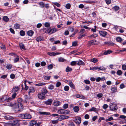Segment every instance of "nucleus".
<instances>
[{"mask_svg":"<svg viewBox=\"0 0 126 126\" xmlns=\"http://www.w3.org/2000/svg\"><path fill=\"white\" fill-rule=\"evenodd\" d=\"M23 108L22 105L20 102L16 103L13 106V109L16 112L21 111Z\"/></svg>","mask_w":126,"mask_h":126,"instance_id":"1","label":"nucleus"},{"mask_svg":"<svg viewBox=\"0 0 126 126\" xmlns=\"http://www.w3.org/2000/svg\"><path fill=\"white\" fill-rule=\"evenodd\" d=\"M18 117L22 119H30L32 118L31 115L28 113L20 114Z\"/></svg>","mask_w":126,"mask_h":126,"instance_id":"2","label":"nucleus"},{"mask_svg":"<svg viewBox=\"0 0 126 126\" xmlns=\"http://www.w3.org/2000/svg\"><path fill=\"white\" fill-rule=\"evenodd\" d=\"M58 31V30L57 29L55 28H54L51 29L50 30H49L48 29L46 31V32L47 33L49 34L50 35L54 33L55 32Z\"/></svg>","mask_w":126,"mask_h":126,"instance_id":"3","label":"nucleus"},{"mask_svg":"<svg viewBox=\"0 0 126 126\" xmlns=\"http://www.w3.org/2000/svg\"><path fill=\"white\" fill-rule=\"evenodd\" d=\"M58 113L61 114H68L69 113V112L67 110H66L64 109H61L58 111Z\"/></svg>","mask_w":126,"mask_h":126,"instance_id":"4","label":"nucleus"},{"mask_svg":"<svg viewBox=\"0 0 126 126\" xmlns=\"http://www.w3.org/2000/svg\"><path fill=\"white\" fill-rule=\"evenodd\" d=\"M10 124L13 126H19V121L17 120H15L10 123Z\"/></svg>","mask_w":126,"mask_h":126,"instance_id":"5","label":"nucleus"},{"mask_svg":"<svg viewBox=\"0 0 126 126\" xmlns=\"http://www.w3.org/2000/svg\"><path fill=\"white\" fill-rule=\"evenodd\" d=\"M38 97L39 99H43L45 98L46 96L44 94L40 93L38 94Z\"/></svg>","mask_w":126,"mask_h":126,"instance_id":"6","label":"nucleus"},{"mask_svg":"<svg viewBox=\"0 0 126 126\" xmlns=\"http://www.w3.org/2000/svg\"><path fill=\"white\" fill-rule=\"evenodd\" d=\"M117 109V107L116 104L113 103L111 105V110H115Z\"/></svg>","mask_w":126,"mask_h":126,"instance_id":"7","label":"nucleus"},{"mask_svg":"<svg viewBox=\"0 0 126 126\" xmlns=\"http://www.w3.org/2000/svg\"><path fill=\"white\" fill-rule=\"evenodd\" d=\"M97 44L96 41L95 40H93L89 41L87 45L88 46H90L91 45H95Z\"/></svg>","mask_w":126,"mask_h":126,"instance_id":"8","label":"nucleus"},{"mask_svg":"<svg viewBox=\"0 0 126 126\" xmlns=\"http://www.w3.org/2000/svg\"><path fill=\"white\" fill-rule=\"evenodd\" d=\"M1 98L2 102L5 101L7 102H10L8 97H7L6 96H3Z\"/></svg>","mask_w":126,"mask_h":126,"instance_id":"9","label":"nucleus"},{"mask_svg":"<svg viewBox=\"0 0 126 126\" xmlns=\"http://www.w3.org/2000/svg\"><path fill=\"white\" fill-rule=\"evenodd\" d=\"M17 95V94L16 93H14L12 96V97H8L10 102L12 101L14 99H15Z\"/></svg>","mask_w":126,"mask_h":126,"instance_id":"10","label":"nucleus"},{"mask_svg":"<svg viewBox=\"0 0 126 126\" xmlns=\"http://www.w3.org/2000/svg\"><path fill=\"white\" fill-rule=\"evenodd\" d=\"M74 121L77 124L79 125L81 122V118L80 117H78L77 118L75 119Z\"/></svg>","mask_w":126,"mask_h":126,"instance_id":"11","label":"nucleus"},{"mask_svg":"<svg viewBox=\"0 0 126 126\" xmlns=\"http://www.w3.org/2000/svg\"><path fill=\"white\" fill-rule=\"evenodd\" d=\"M52 100L51 99H49L47 101L44 102V103L47 105H50L51 104Z\"/></svg>","mask_w":126,"mask_h":126,"instance_id":"12","label":"nucleus"},{"mask_svg":"<svg viewBox=\"0 0 126 126\" xmlns=\"http://www.w3.org/2000/svg\"><path fill=\"white\" fill-rule=\"evenodd\" d=\"M19 89V88L18 86H14L12 89V92L15 93L16 92L18 91Z\"/></svg>","mask_w":126,"mask_h":126,"instance_id":"13","label":"nucleus"},{"mask_svg":"<svg viewBox=\"0 0 126 126\" xmlns=\"http://www.w3.org/2000/svg\"><path fill=\"white\" fill-rule=\"evenodd\" d=\"M99 33L101 36L103 37L106 36L107 34V33L106 32L104 31H99Z\"/></svg>","mask_w":126,"mask_h":126,"instance_id":"14","label":"nucleus"},{"mask_svg":"<svg viewBox=\"0 0 126 126\" xmlns=\"http://www.w3.org/2000/svg\"><path fill=\"white\" fill-rule=\"evenodd\" d=\"M119 116L118 114H114L111 116V120H115L116 119V117Z\"/></svg>","mask_w":126,"mask_h":126,"instance_id":"15","label":"nucleus"},{"mask_svg":"<svg viewBox=\"0 0 126 126\" xmlns=\"http://www.w3.org/2000/svg\"><path fill=\"white\" fill-rule=\"evenodd\" d=\"M39 113L40 114L42 115H51L50 113L48 112L39 111Z\"/></svg>","mask_w":126,"mask_h":126,"instance_id":"16","label":"nucleus"},{"mask_svg":"<svg viewBox=\"0 0 126 126\" xmlns=\"http://www.w3.org/2000/svg\"><path fill=\"white\" fill-rule=\"evenodd\" d=\"M29 90V91L28 93L29 94L31 93L34 92L35 91V89L33 87L31 86L30 87Z\"/></svg>","mask_w":126,"mask_h":126,"instance_id":"17","label":"nucleus"},{"mask_svg":"<svg viewBox=\"0 0 126 126\" xmlns=\"http://www.w3.org/2000/svg\"><path fill=\"white\" fill-rule=\"evenodd\" d=\"M34 32L32 30H30L27 32L28 35L30 36H32L34 33Z\"/></svg>","mask_w":126,"mask_h":126,"instance_id":"18","label":"nucleus"},{"mask_svg":"<svg viewBox=\"0 0 126 126\" xmlns=\"http://www.w3.org/2000/svg\"><path fill=\"white\" fill-rule=\"evenodd\" d=\"M53 104L55 106H58L60 104V102L58 101H55L54 102Z\"/></svg>","mask_w":126,"mask_h":126,"instance_id":"19","label":"nucleus"},{"mask_svg":"<svg viewBox=\"0 0 126 126\" xmlns=\"http://www.w3.org/2000/svg\"><path fill=\"white\" fill-rule=\"evenodd\" d=\"M5 118L7 120H10L14 119V117H13L11 116L8 115L5 116Z\"/></svg>","mask_w":126,"mask_h":126,"instance_id":"20","label":"nucleus"},{"mask_svg":"<svg viewBox=\"0 0 126 126\" xmlns=\"http://www.w3.org/2000/svg\"><path fill=\"white\" fill-rule=\"evenodd\" d=\"M48 92L47 91V90L46 88H43L41 90V93L43 94H47Z\"/></svg>","mask_w":126,"mask_h":126,"instance_id":"21","label":"nucleus"},{"mask_svg":"<svg viewBox=\"0 0 126 126\" xmlns=\"http://www.w3.org/2000/svg\"><path fill=\"white\" fill-rule=\"evenodd\" d=\"M73 110L75 112H77L79 110V108L78 106H76L73 107Z\"/></svg>","mask_w":126,"mask_h":126,"instance_id":"22","label":"nucleus"},{"mask_svg":"<svg viewBox=\"0 0 126 126\" xmlns=\"http://www.w3.org/2000/svg\"><path fill=\"white\" fill-rule=\"evenodd\" d=\"M2 19L5 22H8L9 20V18L6 16H4L2 18Z\"/></svg>","mask_w":126,"mask_h":126,"instance_id":"23","label":"nucleus"},{"mask_svg":"<svg viewBox=\"0 0 126 126\" xmlns=\"http://www.w3.org/2000/svg\"><path fill=\"white\" fill-rule=\"evenodd\" d=\"M119 9V7L117 6H115L112 8L113 10L115 11H116L118 10Z\"/></svg>","mask_w":126,"mask_h":126,"instance_id":"24","label":"nucleus"},{"mask_svg":"<svg viewBox=\"0 0 126 126\" xmlns=\"http://www.w3.org/2000/svg\"><path fill=\"white\" fill-rule=\"evenodd\" d=\"M47 54L51 56H54L56 55V53L52 52H48Z\"/></svg>","mask_w":126,"mask_h":126,"instance_id":"25","label":"nucleus"},{"mask_svg":"<svg viewBox=\"0 0 126 126\" xmlns=\"http://www.w3.org/2000/svg\"><path fill=\"white\" fill-rule=\"evenodd\" d=\"M36 122L34 120H32L30 122V123L31 125V126H32L34 125H35L36 123Z\"/></svg>","mask_w":126,"mask_h":126,"instance_id":"26","label":"nucleus"},{"mask_svg":"<svg viewBox=\"0 0 126 126\" xmlns=\"http://www.w3.org/2000/svg\"><path fill=\"white\" fill-rule=\"evenodd\" d=\"M70 86L73 89L75 88V87L74 85L72 83V82H70L69 83Z\"/></svg>","mask_w":126,"mask_h":126,"instance_id":"27","label":"nucleus"},{"mask_svg":"<svg viewBox=\"0 0 126 126\" xmlns=\"http://www.w3.org/2000/svg\"><path fill=\"white\" fill-rule=\"evenodd\" d=\"M46 84V83H42L40 82L37 84H35V85L36 86H42Z\"/></svg>","mask_w":126,"mask_h":126,"instance_id":"28","label":"nucleus"},{"mask_svg":"<svg viewBox=\"0 0 126 126\" xmlns=\"http://www.w3.org/2000/svg\"><path fill=\"white\" fill-rule=\"evenodd\" d=\"M43 37L41 36H39L36 38V40L38 42H39L41 41Z\"/></svg>","mask_w":126,"mask_h":126,"instance_id":"29","label":"nucleus"},{"mask_svg":"<svg viewBox=\"0 0 126 126\" xmlns=\"http://www.w3.org/2000/svg\"><path fill=\"white\" fill-rule=\"evenodd\" d=\"M19 45L21 49H24V46L23 44L22 43H20L19 44Z\"/></svg>","mask_w":126,"mask_h":126,"instance_id":"30","label":"nucleus"},{"mask_svg":"<svg viewBox=\"0 0 126 126\" xmlns=\"http://www.w3.org/2000/svg\"><path fill=\"white\" fill-rule=\"evenodd\" d=\"M12 65L10 64H7L6 66V68L10 70L12 68Z\"/></svg>","mask_w":126,"mask_h":126,"instance_id":"31","label":"nucleus"},{"mask_svg":"<svg viewBox=\"0 0 126 126\" xmlns=\"http://www.w3.org/2000/svg\"><path fill=\"white\" fill-rule=\"evenodd\" d=\"M43 77L45 80H49L51 78V76H44Z\"/></svg>","mask_w":126,"mask_h":126,"instance_id":"32","label":"nucleus"},{"mask_svg":"<svg viewBox=\"0 0 126 126\" xmlns=\"http://www.w3.org/2000/svg\"><path fill=\"white\" fill-rule=\"evenodd\" d=\"M61 117L63 119H65L68 118L69 116H66L64 115H61Z\"/></svg>","mask_w":126,"mask_h":126,"instance_id":"33","label":"nucleus"},{"mask_svg":"<svg viewBox=\"0 0 126 126\" xmlns=\"http://www.w3.org/2000/svg\"><path fill=\"white\" fill-rule=\"evenodd\" d=\"M76 96L77 98H84V96L82 95L79 94H77L76 95Z\"/></svg>","mask_w":126,"mask_h":126,"instance_id":"34","label":"nucleus"},{"mask_svg":"<svg viewBox=\"0 0 126 126\" xmlns=\"http://www.w3.org/2000/svg\"><path fill=\"white\" fill-rule=\"evenodd\" d=\"M101 79L102 80H103L105 79V78H103L101 79L99 77L97 78L96 80L97 82H99L100 80Z\"/></svg>","mask_w":126,"mask_h":126,"instance_id":"35","label":"nucleus"},{"mask_svg":"<svg viewBox=\"0 0 126 126\" xmlns=\"http://www.w3.org/2000/svg\"><path fill=\"white\" fill-rule=\"evenodd\" d=\"M54 88V86L52 84H50L49 85L48 87V88L50 90H52Z\"/></svg>","mask_w":126,"mask_h":126,"instance_id":"36","label":"nucleus"},{"mask_svg":"<svg viewBox=\"0 0 126 126\" xmlns=\"http://www.w3.org/2000/svg\"><path fill=\"white\" fill-rule=\"evenodd\" d=\"M91 62L94 63H96L98 61V60L95 58L91 59Z\"/></svg>","mask_w":126,"mask_h":126,"instance_id":"37","label":"nucleus"},{"mask_svg":"<svg viewBox=\"0 0 126 126\" xmlns=\"http://www.w3.org/2000/svg\"><path fill=\"white\" fill-rule=\"evenodd\" d=\"M72 70V68H70L68 66L66 69V72L70 71Z\"/></svg>","mask_w":126,"mask_h":126,"instance_id":"38","label":"nucleus"},{"mask_svg":"<svg viewBox=\"0 0 126 126\" xmlns=\"http://www.w3.org/2000/svg\"><path fill=\"white\" fill-rule=\"evenodd\" d=\"M96 111V109L94 107H93L90 109L89 110V111Z\"/></svg>","mask_w":126,"mask_h":126,"instance_id":"39","label":"nucleus"},{"mask_svg":"<svg viewBox=\"0 0 126 126\" xmlns=\"http://www.w3.org/2000/svg\"><path fill=\"white\" fill-rule=\"evenodd\" d=\"M116 40L117 42H120L122 41L121 38L119 37H117L116 38Z\"/></svg>","mask_w":126,"mask_h":126,"instance_id":"40","label":"nucleus"},{"mask_svg":"<svg viewBox=\"0 0 126 126\" xmlns=\"http://www.w3.org/2000/svg\"><path fill=\"white\" fill-rule=\"evenodd\" d=\"M69 87L67 86H65L64 88V90L65 91H68L69 89Z\"/></svg>","mask_w":126,"mask_h":126,"instance_id":"41","label":"nucleus"},{"mask_svg":"<svg viewBox=\"0 0 126 126\" xmlns=\"http://www.w3.org/2000/svg\"><path fill=\"white\" fill-rule=\"evenodd\" d=\"M84 64V62L81 60H79L77 63V64L79 65H83Z\"/></svg>","mask_w":126,"mask_h":126,"instance_id":"42","label":"nucleus"},{"mask_svg":"<svg viewBox=\"0 0 126 126\" xmlns=\"http://www.w3.org/2000/svg\"><path fill=\"white\" fill-rule=\"evenodd\" d=\"M111 91L112 92V93H113L116 92L117 91V89L115 87H113L111 89Z\"/></svg>","mask_w":126,"mask_h":126,"instance_id":"43","label":"nucleus"},{"mask_svg":"<svg viewBox=\"0 0 126 126\" xmlns=\"http://www.w3.org/2000/svg\"><path fill=\"white\" fill-rule=\"evenodd\" d=\"M15 28L16 29H18L19 28V25L18 24H16L14 25Z\"/></svg>","mask_w":126,"mask_h":126,"instance_id":"44","label":"nucleus"},{"mask_svg":"<svg viewBox=\"0 0 126 126\" xmlns=\"http://www.w3.org/2000/svg\"><path fill=\"white\" fill-rule=\"evenodd\" d=\"M110 53V50H108L107 51H105L104 53V55H108Z\"/></svg>","mask_w":126,"mask_h":126,"instance_id":"45","label":"nucleus"},{"mask_svg":"<svg viewBox=\"0 0 126 126\" xmlns=\"http://www.w3.org/2000/svg\"><path fill=\"white\" fill-rule=\"evenodd\" d=\"M20 34L22 36H24L25 34V33L24 31L21 30L20 32Z\"/></svg>","mask_w":126,"mask_h":126,"instance_id":"46","label":"nucleus"},{"mask_svg":"<svg viewBox=\"0 0 126 126\" xmlns=\"http://www.w3.org/2000/svg\"><path fill=\"white\" fill-rule=\"evenodd\" d=\"M52 123L53 124H56L58 122V120H52L51 121Z\"/></svg>","mask_w":126,"mask_h":126,"instance_id":"47","label":"nucleus"},{"mask_svg":"<svg viewBox=\"0 0 126 126\" xmlns=\"http://www.w3.org/2000/svg\"><path fill=\"white\" fill-rule=\"evenodd\" d=\"M117 74L119 75H121L122 73V72L121 70H118L117 71Z\"/></svg>","mask_w":126,"mask_h":126,"instance_id":"48","label":"nucleus"},{"mask_svg":"<svg viewBox=\"0 0 126 126\" xmlns=\"http://www.w3.org/2000/svg\"><path fill=\"white\" fill-rule=\"evenodd\" d=\"M50 24L48 22H46L45 24V27H50Z\"/></svg>","mask_w":126,"mask_h":126,"instance_id":"49","label":"nucleus"},{"mask_svg":"<svg viewBox=\"0 0 126 126\" xmlns=\"http://www.w3.org/2000/svg\"><path fill=\"white\" fill-rule=\"evenodd\" d=\"M0 47L3 50H5V49H6L5 45L2 44H1Z\"/></svg>","mask_w":126,"mask_h":126,"instance_id":"50","label":"nucleus"},{"mask_svg":"<svg viewBox=\"0 0 126 126\" xmlns=\"http://www.w3.org/2000/svg\"><path fill=\"white\" fill-rule=\"evenodd\" d=\"M70 4L69 3H68L65 5V7L67 9H69L70 8Z\"/></svg>","mask_w":126,"mask_h":126,"instance_id":"51","label":"nucleus"},{"mask_svg":"<svg viewBox=\"0 0 126 126\" xmlns=\"http://www.w3.org/2000/svg\"><path fill=\"white\" fill-rule=\"evenodd\" d=\"M53 67V66L52 64H50V65H49L48 66V68L49 70H50L52 69Z\"/></svg>","mask_w":126,"mask_h":126,"instance_id":"52","label":"nucleus"},{"mask_svg":"<svg viewBox=\"0 0 126 126\" xmlns=\"http://www.w3.org/2000/svg\"><path fill=\"white\" fill-rule=\"evenodd\" d=\"M68 104H65L63 106V108L64 109H66L68 108Z\"/></svg>","mask_w":126,"mask_h":126,"instance_id":"53","label":"nucleus"},{"mask_svg":"<svg viewBox=\"0 0 126 126\" xmlns=\"http://www.w3.org/2000/svg\"><path fill=\"white\" fill-rule=\"evenodd\" d=\"M85 31V29H81L79 32V33H80L81 34H82L84 33Z\"/></svg>","mask_w":126,"mask_h":126,"instance_id":"54","label":"nucleus"},{"mask_svg":"<svg viewBox=\"0 0 126 126\" xmlns=\"http://www.w3.org/2000/svg\"><path fill=\"white\" fill-rule=\"evenodd\" d=\"M58 60L59 62H63L65 60L62 58H60Z\"/></svg>","mask_w":126,"mask_h":126,"instance_id":"55","label":"nucleus"},{"mask_svg":"<svg viewBox=\"0 0 126 126\" xmlns=\"http://www.w3.org/2000/svg\"><path fill=\"white\" fill-rule=\"evenodd\" d=\"M6 105V106H10V107L13 106V107L14 105H13L12 103H7Z\"/></svg>","mask_w":126,"mask_h":126,"instance_id":"56","label":"nucleus"},{"mask_svg":"<svg viewBox=\"0 0 126 126\" xmlns=\"http://www.w3.org/2000/svg\"><path fill=\"white\" fill-rule=\"evenodd\" d=\"M77 63V62L76 61H73L71 63V65H74Z\"/></svg>","mask_w":126,"mask_h":126,"instance_id":"57","label":"nucleus"},{"mask_svg":"<svg viewBox=\"0 0 126 126\" xmlns=\"http://www.w3.org/2000/svg\"><path fill=\"white\" fill-rule=\"evenodd\" d=\"M103 96V94L102 93H99L97 95V96L98 97L101 98Z\"/></svg>","mask_w":126,"mask_h":126,"instance_id":"58","label":"nucleus"},{"mask_svg":"<svg viewBox=\"0 0 126 126\" xmlns=\"http://www.w3.org/2000/svg\"><path fill=\"white\" fill-rule=\"evenodd\" d=\"M61 85V83L60 82L58 81L57 82L56 84V86L57 87H59Z\"/></svg>","mask_w":126,"mask_h":126,"instance_id":"59","label":"nucleus"},{"mask_svg":"<svg viewBox=\"0 0 126 126\" xmlns=\"http://www.w3.org/2000/svg\"><path fill=\"white\" fill-rule=\"evenodd\" d=\"M54 5L58 7H60L61 6L60 4L57 2H55L54 3Z\"/></svg>","mask_w":126,"mask_h":126,"instance_id":"60","label":"nucleus"},{"mask_svg":"<svg viewBox=\"0 0 126 126\" xmlns=\"http://www.w3.org/2000/svg\"><path fill=\"white\" fill-rule=\"evenodd\" d=\"M85 83L86 84H89L90 83V81L88 80H84Z\"/></svg>","mask_w":126,"mask_h":126,"instance_id":"61","label":"nucleus"},{"mask_svg":"<svg viewBox=\"0 0 126 126\" xmlns=\"http://www.w3.org/2000/svg\"><path fill=\"white\" fill-rule=\"evenodd\" d=\"M19 60V58L18 57H15L14 59V62L16 63L18 62Z\"/></svg>","mask_w":126,"mask_h":126,"instance_id":"62","label":"nucleus"},{"mask_svg":"<svg viewBox=\"0 0 126 126\" xmlns=\"http://www.w3.org/2000/svg\"><path fill=\"white\" fill-rule=\"evenodd\" d=\"M122 69L124 70H126V65L125 64H123L122 65Z\"/></svg>","mask_w":126,"mask_h":126,"instance_id":"63","label":"nucleus"},{"mask_svg":"<svg viewBox=\"0 0 126 126\" xmlns=\"http://www.w3.org/2000/svg\"><path fill=\"white\" fill-rule=\"evenodd\" d=\"M108 105H107V104H104L103 106V108L104 109H106L107 108H108Z\"/></svg>","mask_w":126,"mask_h":126,"instance_id":"64","label":"nucleus"}]
</instances>
